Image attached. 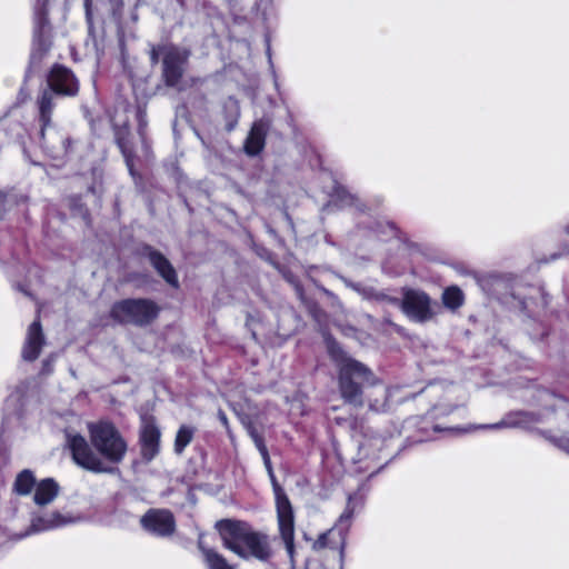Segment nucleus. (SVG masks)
<instances>
[{
	"label": "nucleus",
	"instance_id": "15",
	"mask_svg": "<svg viewBox=\"0 0 569 569\" xmlns=\"http://www.w3.org/2000/svg\"><path fill=\"white\" fill-rule=\"evenodd\" d=\"M266 132L267 127L262 121L253 123L244 144L248 154L254 156L263 149Z\"/></svg>",
	"mask_w": 569,
	"mask_h": 569
},
{
	"label": "nucleus",
	"instance_id": "24",
	"mask_svg": "<svg viewBox=\"0 0 569 569\" xmlns=\"http://www.w3.org/2000/svg\"><path fill=\"white\" fill-rule=\"evenodd\" d=\"M511 426L509 422L502 420L498 423H495V425H489V426H479L478 428H491V429H498V428H502V427H509Z\"/></svg>",
	"mask_w": 569,
	"mask_h": 569
},
{
	"label": "nucleus",
	"instance_id": "1",
	"mask_svg": "<svg viewBox=\"0 0 569 569\" xmlns=\"http://www.w3.org/2000/svg\"><path fill=\"white\" fill-rule=\"evenodd\" d=\"M222 546L241 559L267 561L272 556L268 535L240 520L224 519L216 523Z\"/></svg>",
	"mask_w": 569,
	"mask_h": 569
},
{
	"label": "nucleus",
	"instance_id": "28",
	"mask_svg": "<svg viewBox=\"0 0 569 569\" xmlns=\"http://www.w3.org/2000/svg\"><path fill=\"white\" fill-rule=\"evenodd\" d=\"M567 230H568V232H569V228H568Z\"/></svg>",
	"mask_w": 569,
	"mask_h": 569
},
{
	"label": "nucleus",
	"instance_id": "13",
	"mask_svg": "<svg viewBox=\"0 0 569 569\" xmlns=\"http://www.w3.org/2000/svg\"><path fill=\"white\" fill-rule=\"evenodd\" d=\"M49 84L56 92L63 94H74L78 91V84L72 73L62 67L52 69L49 77Z\"/></svg>",
	"mask_w": 569,
	"mask_h": 569
},
{
	"label": "nucleus",
	"instance_id": "6",
	"mask_svg": "<svg viewBox=\"0 0 569 569\" xmlns=\"http://www.w3.org/2000/svg\"><path fill=\"white\" fill-rule=\"evenodd\" d=\"M72 457L77 465L94 472H108L110 469L89 448L82 436H72L69 439Z\"/></svg>",
	"mask_w": 569,
	"mask_h": 569
},
{
	"label": "nucleus",
	"instance_id": "12",
	"mask_svg": "<svg viewBox=\"0 0 569 569\" xmlns=\"http://www.w3.org/2000/svg\"><path fill=\"white\" fill-rule=\"evenodd\" d=\"M80 520L79 517H72L70 515H62L59 511H53L43 516H39L32 519L31 521V531L39 532L56 529L62 526H67L69 523H73Z\"/></svg>",
	"mask_w": 569,
	"mask_h": 569
},
{
	"label": "nucleus",
	"instance_id": "9",
	"mask_svg": "<svg viewBox=\"0 0 569 569\" xmlns=\"http://www.w3.org/2000/svg\"><path fill=\"white\" fill-rule=\"evenodd\" d=\"M140 440L142 445V455L147 459H152L159 451L160 431L154 425L153 419L142 418V427L140 431Z\"/></svg>",
	"mask_w": 569,
	"mask_h": 569
},
{
	"label": "nucleus",
	"instance_id": "16",
	"mask_svg": "<svg viewBox=\"0 0 569 569\" xmlns=\"http://www.w3.org/2000/svg\"><path fill=\"white\" fill-rule=\"evenodd\" d=\"M150 261L159 274L171 286H178V278L169 261L158 252L150 253Z\"/></svg>",
	"mask_w": 569,
	"mask_h": 569
},
{
	"label": "nucleus",
	"instance_id": "21",
	"mask_svg": "<svg viewBox=\"0 0 569 569\" xmlns=\"http://www.w3.org/2000/svg\"><path fill=\"white\" fill-rule=\"evenodd\" d=\"M51 110V93L44 92L40 101V112L42 119H47L48 113Z\"/></svg>",
	"mask_w": 569,
	"mask_h": 569
},
{
	"label": "nucleus",
	"instance_id": "23",
	"mask_svg": "<svg viewBox=\"0 0 569 569\" xmlns=\"http://www.w3.org/2000/svg\"><path fill=\"white\" fill-rule=\"evenodd\" d=\"M250 435L252 436V438L254 439L259 450L262 452V455L264 456L266 459H268V455H267V450H266V447L263 446V443L261 442L260 438L256 435V432L253 430H250Z\"/></svg>",
	"mask_w": 569,
	"mask_h": 569
},
{
	"label": "nucleus",
	"instance_id": "8",
	"mask_svg": "<svg viewBox=\"0 0 569 569\" xmlns=\"http://www.w3.org/2000/svg\"><path fill=\"white\" fill-rule=\"evenodd\" d=\"M142 527L154 535L168 536L174 531V519L168 510H150L141 518Z\"/></svg>",
	"mask_w": 569,
	"mask_h": 569
},
{
	"label": "nucleus",
	"instance_id": "17",
	"mask_svg": "<svg viewBox=\"0 0 569 569\" xmlns=\"http://www.w3.org/2000/svg\"><path fill=\"white\" fill-rule=\"evenodd\" d=\"M36 479L31 471L23 470L21 471L14 481V490L19 495H29L33 487H36Z\"/></svg>",
	"mask_w": 569,
	"mask_h": 569
},
{
	"label": "nucleus",
	"instance_id": "19",
	"mask_svg": "<svg viewBox=\"0 0 569 569\" xmlns=\"http://www.w3.org/2000/svg\"><path fill=\"white\" fill-rule=\"evenodd\" d=\"M203 556L209 569H234L223 556L211 549H203Z\"/></svg>",
	"mask_w": 569,
	"mask_h": 569
},
{
	"label": "nucleus",
	"instance_id": "2",
	"mask_svg": "<svg viewBox=\"0 0 569 569\" xmlns=\"http://www.w3.org/2000/svg\"><path fill=\"white\" fill-rule=\"evenodd\" d=\"M89 433L94 448L109 461L120 462L123 459L127 443L112 423L108 421L90 423Z\"/></svg>",
	"mask_w": 569,
	"mask_h": 569
},
{
	"label": "nucleus",
	"instance_id": "10",
	"mask_svg": "<svg viewBox=\"0 0 569 569\" xmlns=\"http://www.w3.org/2000/svg\"><path fill=\"white\" fill-rule=\"evenodd\" d=\"M186 50L169 49L163 58L164 76L167 82L171 86L176 84L182 76V64L188 59Z\"/></svg>",
	"mask_w": 569,
	"mask_h": 569
},
{
	"label": "nucleus",
	"instance_id": "7",
	"mask_svg": "<svg viewBox=\"0 0 569 569\" xmlns=\"http://www.w3.org/2000/svg\"><path fill=\"white\" fill-rule=\"evenodd\" d=\"M402 310L409 318L419 322L433 317L431 301L422 291L407 290L402 300Z\"/></svg>",
	"mask_w": 569,
	"mask_h": 569
},
{
	"label": "nucleus",
	"instance_id": "25",
	"mask_svg": "<svg viewBox=\"0 0 569 569\" xmlns=\"http://www.w3.org/2000/svg\"><path fill=\"white\" fill-rule=\"evenodd\" d=\"M219 417H220L221 422L227 427L228 426V420H227L226 415L220 412Z\"/></svg>",
	"mask_w": 569,
	"mask_h": 569
},
{
	"label": "nucleus",
	"instance_id": "18",
	"mask_svg": "<svg viewBox=\"0 0 569 569\" xmlns=\"http://www.w3.org/2000/svg\"><path fill=\"white\" fill-rule=\"evenodd\" d=\"M442 303L445 307L455 310L462 306L463 293L458 287H449L442 293Z\"/></svg>",
	"mask_w": 569,
	"mask_h": 569
},
{
	"label": "nucleus",
	"instance_id": "26",
	"mask_svg": "<svg viewBox=\"0 0 569 569\" xmlns=\"http://www.w3.org/2000/svg\"><path fill=\"white\" fill-rule=\"evenodd\" d=\"M476 429H477V427L470 426V427H468V428H466V429H463V430H461V428H458V431H465V432H468V431H472V430H476Z\"/></svg>",
	"mask_w": 569,
	"mask_h": 569
},
{
	"label": "nucleus",
	"instance_id": "27",
	"mask_svg": "<svg viewBox=\"0 0 569 569\" xmlns=\"http://www.w3.org/2000/svg\"><path fill=\"white\" fill-rule=\"evenodd\" d=\"M350 518V513H343L340 516V521H343L345 519H349Z\"/></svg>",
	"mask_w": 569,
	"mask_h": 569
},
{
	"label": "nucleus",
	"instance_id": "20",
	"mask_svg": "<svg viewBox=\"0 0 569 569\" xmlns=\"http://www.w3.org/2000/svg\"><path fill=\"white\" fill-rule=\"evenodd\" d=\"M193 438V429L188 426H182L177 432L174 440V450L181 453L183 449L191 442Z\"/></svg>",
	"mask_w": 569,
	"mask_h": 569
},
{
	"label": "nucleus",
	"instance_id": "11",
	"mask_svg": "<svg viewBox=\"0 0 569 569\" xmlns=\"http://www.w3.org/2000/svg\"><path fill=\"white\" fill-rule=\"evenodd\" d=\"M44 343V337L42 333L41 323L39 320H34L28 328L27 338L22 348V358L28 361L36 360Z\"/></svg>",
	"mask_w": 569,
	"mask_h": 569
},
{
	"label": "nucleus",
	"instance_id": "5",
	"mask_svg": "<svg viewBox=\"0 0 569 569\" xmlns=\"http://www.w3.org/2000/svg\"><path fill=\"white\" fill-rule=\"evenodd\" d=\"M158 313L156 305L148 300H123L113 305L111 316L119 322L146 325Z\"/></svg>",
	"mask_w": 569,
	"mask_h": 569
},
{
	"label": "nucleus",
	"instance_id": "3",
	"mask_svg": "<svg viewBox=\"0 0 569 569\" xmlns=\"http://www.w3.org/2000/svg\"><path fill=\"white\" fill-rule=\"evenodd\" d=\"M370 379L371 372L362 363L352 359L343 360L340 368V390L343 399L361 406V387Z\"/></svg>",
	"mask_w": 569,
	"mask_h": 569
},
{
	"label": "nucleus",
	"instance_id": "4",
	"mask_svg": "<svg viewBox=\"0 0 569 569\" xmlns=\"http://www.w3.org/2000/svg\"><path fill=\"white\" fill-rule=\"evenodd\" d=\"M276 493V508L278 528L281 540L284 543L290 560L295 559V515L292 506L283 490L273 483Z\"/></svg>",
	"mask_w": 569,
	"mask_h": 569
},
{
	"label": "nucleus",
	"instance_id": "22",
	"mask_svg": "<svg viewBox=\"0 0 569 569\" xmlns=\"http://www.w3.org/2000/svg\"><path fill=\"white\" fill-rule=\"evenodd\" d=\"M330 532H331V530H330V531H328V532H326V533H322V535H321V536H320V537L315 541V543H313V549H315V550H320V549H323V548H326V547L328 546L327 539H328V536H329V533H330Z\"/></svg>",
	"mask_w": 569,
	"mask_h": 569
},
{
	"label": "nucleus",
	"instance_id": "14",
	"mask_svg": "<svg viewBox=\"0 0 569 569\" xmlns=\"http://www.w3.org/2000/svg\"><path fill=\"white\" fill-rule=\"evenodd\" d=\"M59 489V485L51 478L39 481L34 487V503L38 506L51 503L58 497Z\"/></svg>",
	"mask_w": 569,
	"mask_h": 569
}]
</instances>
